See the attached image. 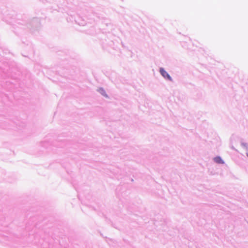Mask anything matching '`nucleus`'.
I'll use <instances>...</instances> for the list:
<instances>
[{
  "mask_svg": "<svg viewBox=\"0 0 248 248\" xmlns=\"http://www.w3.org/2000/svg\"><path fill=\"white\" fill-rule=\"evenodd\" d=\"M160 72L162 76L165 78L168 79L169 80L171 81L172 79L170 77V76L169 75V74L163 69V68H161L160 69Z\"/></svg>",
  "mask_w": 248,
  "mask_h": 248,
  "instance_id": "obj_1",
  "label": "nucleus"
},
{
  "mask_svg": "<svg viewBox=\"0 0 248 248\" xmlns=\"http://www.w3.org/2000/svg\"><path fill=\"white\" fill-rule=\"evenodd\" d=\"M215 162L218 164H223L224 161L220 156H217L214 158Z\"/></svg>",
  "mask_w": 248,
  "mask_h": 248,
  "instance_id": "obj_2",
  "label": "nucleus"
}]
</instances>
